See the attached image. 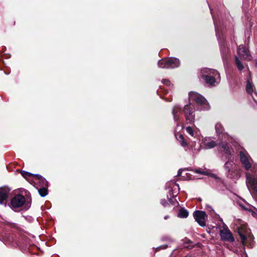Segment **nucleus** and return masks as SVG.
Masks as SVG:
<instances>
[{
	"label": "nucleus",
	"instance_id": "obj_1",
	"mask_svg": "<svg viewBox=\"0 0 257 257\" xmlns=\"http://www.w3.org/2000/svg\"><path fill=\"white\" fill-rule=\"evenodd\" d=\"M189 101L196 103L197 109L206 110L210 108V106L207 100L200 94L195 92H191L189 94Z\"/></svg>",
	"mask_w": 257,
	"mask_h": 257
},
{
	"label": "nucleus",
	"instance_id": "obj_2",
	"mask_svg": "<svg viewBox=\"0 0 257 257\" xmlns=\"http://www.w3.org/2000/svg\"><path fill=\"white\" fill-rule=\"evenodd\" d=\"M253 176L249 173L246 174V185L250 192L257 195V165H253Z\"/></svg>",
	"mask_w": 257,
	"mask_h": 257
},
{
	"label": "nucleus",
	"instance_id": "obj_3",
	"mask_svg": "<svg viewBox=\"0 0 257 257\" xmlns=\"http://www.w3.org/2000/svg\"><path fill=\"white\" fill-rule=\"evenodd\" d=\"M238 232L243 245L246 244L248 242L250 243L253 240V235L251 233L250 229L247 228L246 224H243L239 227Z\"/></svg>",
	"mask_w": 257,
	"mask_h": 257
},
{
	"label": "nucleus",
	"instance_id": "obj_4",
	"mask_svg": "<svg viewBox=\"0 0 257 257\" xmlns=\"http://www.w3.org/2000/svg\"><path fill=\"white\" fill-rule=\"evenodd\" d=\"M179 65V60L174 57L166 58L158 62V66L162 68H174Z\"/></svg>",
	"mask_w": 257,
	"mask_h": 257
},
{
	"label": "nucleus",
	"instance_id": "obj_5",
	"mask_svg": "<svg viewBox=\"0 0 257 257\" xmlns=\"http://www.w3.org/2000/svg\"><path fill=\"white\" fill-rule=\"evenodd\" d=\"M183 111L184 113L186 123L192 124L195 121L194 105L190 102L184 106Z\"/></svg>",
	"mask_w": 257,
	"mask_h": 257
},
{
	"label": "nucleus",
	"instance_id": "obj_6",
	"mask_svg": "<svg viewBox=\"0 0 257 257\" xmlns=\"http://www.w3.org/2000/svg\"><path fill=\"white\" fill-rule=\"evenodd\" d=\"M26 202L24 196L22 195L18 194L15 195L11 201V206L14 209L22 206Z\"/></svg>",
	"mask_w": 257,
	"mask_h": 257
},
{
	"label": "nucleus",
	"instance_id": "obj_7",
	"mask_svg": "<svg viewBox=\"0 0 257 257\" xmlns=\"http://www.w3.org/2000/svg\"><path fill=\"white\" fill-rule=\"evenodd\" d=\"M195 220L201 226L206 225V221L207 218L205 212L202 211H195L193 214Z\"/></svg>",
	"mask_w": 257,
	"mask_h": 257
},
{
	"label": "nucleus",
	"instance_id": "obj_8",
	"mask_svg": "<svg viewBox=\"0 0 257 257\" xmlns=\"http://www.w3.org/2000/svg\"><path fill=\"white\" fill-rule=\"evenodd\" d=\"M240 158L243 167L246 170H248L251 167L252 162L248 154L245 152H240Z\"/></svg>",
	"mask_w": 257,
	"mask_h": 257
},
{
	"label": "nucleus",
	"instance_id": "obj_9",
	"mask_svg": "<svg viewBox=\"0 0 257 257\" xmlns=\"http://www.w3.org/2000/svg\"><path fill=\"white\" fill-rule=\"evenodd\" d=\"M220 235L221 239L223 240L230 242L234 241L231 232L224 224H223V228L220 230Z\"/></svg>",
	"mask_w": 257,
	"mask_h": 257
},
{
	"label": "nucleus",
	"instance_id": "obj_10",
	"mask_svg": "<svg viewBox=\"0 0 257 257\" xmlns=\"http://www.w3.org/2000/svg\"><path fill=\"white\" fill-rule=\"evenodd\" d=\"M237 53L240 57L245 60H251V57L248 49L242 45H240L238 46L237 49Z\"/></svg>",
	"mask_w": 257,
	"mask_h": 257
},
{
	"label": "nucleus",
	"instance_id": "obj_11",
	"mask_svg": "<svg viewBox=\"0 0 257 257\" xmlns=\"http://www.w3.org/2000/svg\"><path fill=\"white\" fill-rule=\"evenodd\" d=\"M210 76H214L219 77V75L217 71L214 69H210L204 68L201 69L200 76L202 79L209 77Z\"/></svg>",
	"mask_w": 257,
	"mask_h": 257
},
{
	"label": "nucleus",
	"instance_id": "obj_12",
	"mask_svg": "<svg viewBox=\"0 0 257 257\" xmlns=\"http://www.w3.org/2000/svg\"><path fill=\"white\" fill-rule=\"evenodd\" d=\"M254 86L253 83L248 80L246 86V90L247 93L252 96L254 101L257 102V92L254 91Z\"/></svg>",
	"mask_w": 257,
	"mask_h": 257
},
{
	"label": "nucleus",
	"instance_id": "obj_13",
	"mask_svg": "<svg viewBox=\"0 0 257 257\" xmlns=\"http://www.w3.org/2000/svg\"><path fill=\"white\" fill-rule=\"evenodd\" d=\"M10 193L9 188L4 187L0 188V204H6L5 201L8 198Z\"/></svg>",
	"mask_w": 257,
	"mask_h": 257
},
{
	"label": "nucleus",
	"instance_id": "obj_14",
	"mask_svg": "<svg viewBox=\"0 0 257 257\" xmlns=\"http://www.w3.org/2000/svg\"><path fill=\"white\" fill-rule=\"evenodd\" d=\"M182 112L181 108L178 106H175L172 109V114L174 119L178 121L180 119V115Z\"/></svg>",
	"mask_w": 257,
	"mask_h": 257
},
{
	"label": "nucleus",
	"instance_id": "obj_15",
	"mask_svg": "<svg viewBox=\"0 0 257 257\" xmlns=\"http://www.w3.org/2000/svg\"><path fill=\"white\" fill-rule=\"evenodd\" d=\"M186 130L187 133L190 135V137L189 138L190 141H193L192 139H194L195 140H198L199 139L198 138L197 134L195 133L193 129V128L191 126H187L186 128Z\"/></svg>",
	"mask_w": 257,
	"mask_h": 257
},
{
	"label": "nucleus",
	"instance_id": "obj_16",
	"mask_svg": "<svg viewBox=\"0 0 257 257\" xmlns=\"http://www.w3.org/2000/svg\"><path fill=\"white\" fill-rule=\"evenodd\" d=\"M235 167V164L232 161H228L224 165V168L228 173L234 171Z\"/></svg>",
	"mask_w": 257,
	"mask_h": 257
},
{
	"label": "nucleus",
	"instance_id": "obj_17",
	"mask_svg": "<svg viewBox=\"0 0 257 257\" xmlns=\"http://www.w3.org/2000/svg\"><path fill=\"white\" fill-rule=\"evenodd\" d=\"M217 143L215 141L212 140H209L208 141H207V140L205 139L204 143L205 149H212L215 147Z\"/></svg>",
	"mask_w": 257,
	"mask_h": 257
},
{
	"label": "nucleus",
	"instance_id": "obj_18",
	"mask_svg": "<svg viewBox=\"0 0 257 257\" xmlns=\"http://www.w3.org/2000/svg\"><path fill=\"white\" fill-rule=\"evenodd\" d=\"M218 78L217 76H210L209 77L205 79H203L205 83L210 85H213L216 82L215 79Z\"/></svg>",
	"mask_w": 257,
	"mask_h": 257
},
{
	"label": "nucleus",
	"instance_id": "obj_19",
	"mask_svg": "<svg viewBox=\"0 0 257 257\" xmlns=\"http://www.w3.org/2000/svg\"><path fill=\"white\" fill-rule=\"evenodd\" d=\"M176 138L180 142L182 146L183 147H186L188 146V143L185 141L184 137L182 135H179L178 137L176 136Z\"/></svg>",
	"mask_w": 257,
	"mask_h": 257
},
{
	"label": "nucleus",
	"instance_id": "obj_20",
	"mask_svg": "<svg viewBox=\"0 0 257 257\" xmlns=\"http://www.w3.org/2000/svg\"><path fill=\"white\" fill-rule=\"evenodd\" d=\"M178 216L180 218H186L188 216V212L184 209H181L179 210Z\"/></svg>",
	"mask_w": 257,
	"mask_h": 257
},
{
	"label": "nucleus",
	"instance_id": "obj_21",
	"mask_svg": "<svg viewBox=\"0 0 257 257\" xmlns=\"http://www.w3.org/2000/svg\"><path fill=\"white\" fill-rule=\"evenodd\" d=\"M38 192L39 194L42 197H45L48 194L47 189L46 187H44L43 188H41L38 190Z\"/></svg>",
	"mask_w": 257,
	"mask_h": 257
},
{
	"label": "nucleus",
	"instance_id": "obj_22",
	"mask_svg": "<svg viewBox=\"0 0 257 257\" xmlns=\"http://www.w3.org/2000/svg\"><path fill=\"white\" fill-rule=\"evenodd\" d=\"M215 131L217 134H221L223 131V128L220 123H217L215 126Z\"/></svg>",
	"mask_w": 257,
	"mask_h": 257
},
{
	"label": "nucleus",
	"instance_id": "obj_23",
	"mask_svg": "<svg viewBox=\"0 0 257 257\" xmlns=\"http://www.w3.org/2000/svg\"><path fill=\"white\" fill-rule=\"evenodd\" d=\"M235 63H236L237 68L239 70H241L243 69L244 67H243L242 64L239 61V60L238 59V58L237 56L235 57Z\"/></svg>",
	"mask_w": 257,
	"mask_h": 257
},
{
	"label": "nucleus",
	"instance_id": "obj_24",
	"mask_svg": "<svg viewBox=\"0 0 257 257\" xmlns=\"http://www.w3.org/2000/svg\"><path fill=\"white\" fill-rule=\"evenodd\" d=\"M219 146L223 149L224 151L225 152L226 154H230V152L227 144H219Z\"/></svg>",
	"mask_w": 257,
	"mask_h": 257
},
{
	"label": "nucleus",
	"instance_id": "obj_25",
	"mask_svg": "<svg viewBox=\"0 0 257 257\" xmlns=\"http://www.w3.org/2000/svg\"><path fill=\"white\" fill-rule=\"evenodd\" d=\"M37 176L38 177V179L40 180V181H41L43 182L44 185H47V182H46V180L44 178H43L41 176Z\"/></svg>",
	"mask_w": 257,
	"mask_h": 257
},
{
	"label": "nucleus",
	"instance_id": "obj_26",
	"mask_svg": "<svg viewBox=\"0 0 257 257\" xmlns=\"http://www.w3.org/2000/svg\"><path fill=\"white\" fill-rule=\"evenodd\" d=\"M162 83L166 85H170V81L168 79H163L162 81Z\"/></svg>",
	"mask_w": 257,
	"mask_h": 257
},
{
	"label": "nucleus",
	"instance_id": "obj_27",
	"mask_svg": "<svg viewBox=\"0 0 257 257\" xmlns=\"http://www.w3.org/2000/svg\"><path fill=\"white\" fill-rule=\"evenodd\" d=\"M22 174L24 177H25L26 175H28V176H30L31 175V173L28 172H22Z\"/></svg>",
	"mask_w": 257,
	"mask_h": 257
},
{
	"label": "nucleus",
	"instance_id": "obj_28",
	"mask_svg": "<svg viewBox=\"0 0 257 257\" xmlns=\"http://www.w3.org/2000/svg\"><path fill=\"white\" fill-rule=\"evenodd\" d=\"M195 172L197 173L202 174H205V173L204 172L200 171L198 170H197L195 171Z\"/></svg>",
	"mask_w": 257,
	"mask_h": 257
},
{
	"label": "nucleus",
	"instance_id": "obj_29",
	"mask_svg": "<svg viewBox=\"0 0 257 257\" xmlns=\"http://www.w3.org/2000/svg\"><path fill=\"white\" fill-rule=\"evenodd\" d=\"M161 204L164 205V206H165L166 205V204H167V202L165 200H162L161 201Z\"/></svg>",
	"mask_w": 257,
	"mask_h": 257
},
{
	"label": "nucleus",
	"instance_id": "obj_30",
	"mask_svg": "<svg viewBox=\"0 0 257 257\" xmlns=\"http://www.w3.org/2000/svg\"><path fill=\"white\" fill-rule=\"evenodd\" d=\"M249 212H250L251 213V214H252V215L253 216H254V215H255V212H254L253 211H252V210H251V209H249Z\"/></svg>",
	"mask_w": 257,
	"mask_h": 257
},
{
	"label": "nucleus",
	"instance_id": "obj_31",
	"mask_svg": "<svg viewBox=\"0 0 257 257\" xmlns=\"http://www.w3.org/2000/svg\"><path fill=\"white\" fill-rule=\"evenodd\" d=\"M182 170H179L178 172V176H180L181 173H182Z\"/></svg>",
	"mask_w": 257,
	"mask_h": 257
},
{
	"label": "nucleus",
	"instance_id": "obj_32",
	"mask_svg": "<svg viewBox=\"0 0 257 257\" xmlns=\"http://www.w3.org/2000/svg\"><path fill=\"white\" fill-rule=\"evenodd\" d=\"M201 148V147L199 146V148L197 149V153H198L200 151Z\"/></svg>",
	"mask_w": 257,
	"mask_h": 257
},
{
	"label": "nucleus",
	"instance_id": "obj_33",
	"mask_svg": "<svg viewBox=\"0 0 257 257\" xmlns=\"http://www.w3.org/2000/svg\"><path fill=\"white\" fill-rule=\"evenodd\" d=\"M169 201H170V202H171V203H174V201H173V199H169Z\"/></svg>",
	"mask_w": 257,
	"mask_h": 257
},
{
	"label": "nucleus",
	"instance_id": "obj_34",
	"mask_svg": "<svg viewBox=\"0 0 257 257\" xmlns=\"http://www.w3.org/2000/svg\"><path fill=\"white\" fill-rule=\"evenodd\" d=\"M169 216L168 215H166V216H165L164 217V219H165V220H166L167 219H168V218H169Z\"/></svg>",
	"mask_w": 257,
	"mask_h": 257
},
{
	"label": "nucleus",
	"instance_id": "obj_35",
	"mask_svg": "<svg viewBox=\"0 0 257 257\" xmlns=\"http://www.w3.org/2000/svg\"><path fill=\"white\" fill-rule=\"evenodd\" d=\"M255 65L256 67H257V61L255 62Z\"/></svg>",
	"mask_w": 257,
	"mask_h": 257
},
{
	"label": "nucleus",
	"instance_id": "obj_36",
	"mask_svg": "<svg viewBox=\"0 0 257 257\" xmlns=\"http://www.w3.org/2000/svg\"><path fill=\"white\" fill-rule=\"evenodd\" d=\"M184 246L185 247H188V246L185 245H184Z\"/></svg>",
	"mask_w": 257,
	"mask_h": 257
}]
</instances>
